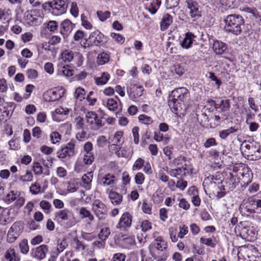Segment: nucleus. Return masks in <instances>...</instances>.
I'll list each match as a JSON object with an SVG mask.
<instances>
[{"label":"nucleus","mask_w":261,"mask_h":261,"mask_svg":"<svg viewBox=\"0 0 261 261\" xmlns=\"http://www.w3.org/2000/svg\"><path fill=\"white\" fill-rule=\"evenodd\" d=\"M33 171L37 175H41L42 173V167L38 162H34L33 163Z\"/></svg>","instance_id":"864d4df0"},{"label":"nucleus","mask_w":261,"mask_h":261,"mask_svg":"<svg viewBox=\"0 0 261 261\" xmlns=\"http://www.w3.org/2000/svg\"><path fill=\"white\" fill-rule=\"evenodd\" d=\"M97 15L99 18V19L101 21H105L107 18H109L111 15L110 12L107 11H98L97 12Z\"/></svg>","instance_id":"c03bdc74"},{"label":"nucleus","mask_w":261,"mask_h":261,"mask_svg":"<svg viewBox=\"0 0 261 261\" xmlns=\"http://www.w3.org/2000/svg\"><path fill=\"white\" fill-rule=\"evenodd\" d=\"M19 247L21 253L24 254H27L29 250L28 241L25 239L22 240L19 244Z\"/></svg>","instance_id":"4c0bfd02"},{"label":"nucleus","mask_w":261,"mask_h":261,"mask_svg":"<svg viewBox=\"0 0 261 261\" xmlns=\"http://www.w3.org/2000/svg\"><path fill=\"white\" fill-rule=\"evenodd\" d=\"M65 90L62 88H55L47 91L45 95V100L55 101L64 96Z\"/></svg>","instance_id":"1a4fd4ad"},{"label":"nucleus","mask_w":261,"mask_h":261,"mask_svg":"<svg viewBox=\"0 0 261 261\" xmlns=\"http://www.w3.org/2000/svg\"><path fill=\"white\" fill-rule=\"evenodd\" d=\"M35 12L36 10H31L30 13H28L25 16L27 20H28V22L30 25L36 24L37 22V19L33 17Z\"/></svg>","instance_id":"ea45409f"},{"label":"nucleus","mask_w":261,"mask_h":261,"mask_svg":"<svg viewBox=\"0 0 261 261\" xmlns=\"http://www.w3.org/2000/svg\"><path fill=\"white\" fill-rule=\"evenodd\" d=\"M70 13L74 17H76L79 14V9L77 4L75 2L71 3Z\"/></svg>","instance_id":"69168bd1"},{"label":"nucleus","mask_w":261,"mask_h":261,"mask_svg":"<svg viewBox=\"0 0 261 261\" xmlns=\"http://www.w3.org/2000/svg\"><path fill=\"white\" fill-rule=\"evenodd\" d=\"M109 198L112 203L117 205L122 201V196L116 192L111 191L109 194Z\"/></svg>","instance_id":"c85d7f7f"},{"label":"nucleus","mask_w":261,"mask_h":261,"mask_svg":"<svg viewBox=\"0 0 261 261\" xmlns=\"http://www.w3.org/2000/svg\"><path fill=\"white\" fill-rule=\"evenodd\" d=\"M75 143L73 140H71L64 146L61 147L57 152V157L61 159H65L67 157L71 158L75 154Z\"/></svg>","instance_id":"20e7f679"},{"label":"nucleus","mask_w":261,"mask_h":261,"mask_svg":"<svg viewBox=\"0 0 261 261\" xmlns=\"http://www.w3.org/2000/svg\"><path fill=\"white\" fill-rule=\"evenodd\" d=\"M86 94L85 91L84 89L79 87L76 89L75 91L74 92V96L76 98L80 99V100H82L85 99V96Z\"/></svg>","instance_id":"a19ab883"},{"label":"nucleus","mask_w":261,"mask_h":261,"mask_svg":"<svg viewBox=\"0 0 261 261\" xmlns=\"http://www.w3.org/2000/svg\"><path fill=\"white\" fill-rule=\"evenodd\" d=\"M195 37L196 36L191 32H187L186 33L185 38L180 43L181 47L185 49L190 48Z\"/></svg>","instance_id":"dca6fc26"},{"label":"nucleus","mask_w":261,"mask_h":261,"mask_svg":"<svg viewBox=\"0 0 261 261\" xmlns=\"http://www.w3.org/2000/svg\"><path fill=\"white\" fill-rule=\"evenodd\" d=\"M144 175L141 172L137 173L135 177V183L137 185H141L144 181Z\"/></svg>","instance_id":"680f3d73"},{"label":"nucleus","mask_w":261,"mask_h":261,"mask_svg":"<svg viewBox=\"0 0 261 261\" xmlns=\"http://www.w3.org/2000/svg\"><path fill=\"white\" fill-rule=\"evenodd\" d=\"M90 45L100 46L105 44L108 41V38L99 31L95 30L92 32L87 40Z\"/></svg>","instance_id":"0eeeda50"},{"label":"nucleus","mask_w":261,"mask_h":261,"mask_svg":"<svg viewBox=\"0 0 261 261\" xmlns=\"http://www.w3.org/2000/svg\"><path fill=\"white\" fill-rule=\"evenodd\" d=\"M74 25L68 19L63 20L60 24V33L63 36H68L70 33Z\"/></svg>","instance_id":"2eb2a0df"},{"label":"nucleus","mask_w":261,"mask_h":261,"mask_svg":"<svg viewBox=\"0 0 261 261\" xmlns=\"http://www.w3.org/2000/svg\"><path fill=\"white\" fill-rule=\"evenodd\" d=\"M122 243L124 248L129 249L135 245V240L132 237L125 238L122 240Z\"/></svg>","instance_id":"2f4dec72"},{"label":"nucleus","mask_w":261,"mask_h":261,"mask_svg":"<svg viewBox=\"0 0 261 261\" xmlns=\"http://www.w3.org/2000/svg\"><path fill=\"white\" fill-rule=\"evenodd\" d=\"M190 93L185 87L173 90L169 95L168 103L172 112L176 114L184 115L188 108Z\"/></svg>","instance_id":"f257e3e1"},{"label":"nucleus","mask_w":261,"mask_h":261,"mask_svg":"<svg viewBox=\"0 0 261 261\" xmlns=\"http://www.w3.org/2000/svg\"><path fill=\"white\" fill-rule=\"evenodd\" d=\"M123 133L122 131H118L116 132L112 138L110 139L111 142L113 144H116L121 146L124 142L123 138Z\"/></svg>","instance_id":"a878e982"},{"label":"nucleus","mask_w":261,"mask_h":261,"mask_svg":"<svg viewBox=\"0 0 261 261\" xmlns=\"http://www.w3.org/2000/svg\"><path fill=\"white\" fill-rule=\"evenodd\" d=\"M217 145V143L216 140L214 138H211L207 139L204 143V146L205 148H209L213 146H216Z\"/></svg>","instance_id":"774afa93"},{"label":"nucleus","mask_w":261,"mask_h":261,"mask_svg":"<svg viewBox=\"0 0 261 261\" xmlns=\"http://www.w3.org/2000/svg\"><path fill=\"white\" fill-rule=\"evenodd\" d=\"M179 0H166V5L167 9H173L176 7Z\"/></svg>","instance_id":"bf43d9fd"},{"label":"nucleus","mask_w":261,"mask_h":261,"mask_svg":"<svg viewBox=\"0 0 261 261\" xmlns=\"http://www.w3.org/2000/svg\"><path fill=\"white\" fill-rule=\"evenodd\" d=\"M55 217L61 221H66V226L70 228L76 224L73 214L69 210L64 209L59 210L55 213Z\"/></svg>","instance_id":"7ed1b4c3"},{"label":"nucleus","mask_w":261,"mask_h":261,"mask_svg":"<svg viewBox=\"0 0 261 261\" xmlns=\"http://www.w3.org/2000/svg\"><path fill=\"white\" fill-rule=\"evenodd\" d=\"M139 120L145 124H150L152 122L151 118L144 114L140 115L138 117Z\"/></svg>","instance_id":"8fccbe9b"},{"label":"nucleus","mask_w":261,"mask_h":261,"mask_svg":"<svg viewBox=\"0 0 261 261\" xmlns=\"http://www.w3.org/2000/svg\"><path fill=\"white\" fill-rule=\"evenodd\" d=\"M200 242L201 243L212 248H214L216 246V244L213 242L212 238H204L201 237L200 239Z\"/></svg>","instance_id":"de8ad7c7"},{"label":"nucleus","mask_w":261,"mask_h":261,"mask_svg":"<svg viewBox=\"0 0 261 261\" xmlns=\"http://www.w3.org/2000/svg\"><path fill=\"white\" fill-rule=\"evenodd\" d=\"M118 100L120 103L121 101L117 96L115 98H109L107 100V106L110 110L115 111L118 108L117 101Z\"/></svg>","instance_id":"7c9ffc66"},{"label":"nucleus","mask_w":261,"mask_h":261,"mask_svg":"<svg viewBox=\"0 0 261 261\" xmlns=\"http://www.w3.org/2000/svg\"><path fill=\"white\" fill-rule=\"evenodd\" d=\"M93 178V173L92 172L84 174L82 176V180L83 182V187L86 190H89L91 188V183Z\"/></svg>","instance_id":"5701e85b"},{"label":"nucleus","mask_w":261,"mask_h":261,"mask_svg":"<svg viewBox=\"0 0 261 261\" xmlns=\"http://www.w3.org/2000/svg\"><path fill=\"white\" fill-rule=\"evenodd\" d=\"M48 251V247L46 245H41L31 250L30 254L32 257L38 260H41L46 256Z\"/></svg>","instance_id":"9b49d317"},{"label":"nucleus","mask_w":261,"mask_h":261,"mask_svg":"<svg viewBox=\"0 0 261 261\" xmlns=\"http://www.w3.org/2000/svg\"><path fill=\"white\" fill-rule=\"evenodd\" d=\"M110 75L107 72H103L101 73L100 77H95L94 80L97 85H103L107 84L110 79Z\"/></svg>","instance_id":"393cba45"},{"label":"nucleus","mask_w":261,"mask_h":261,"mask_svg":"<svg viewBox=\"0 0 261 261\" xmlns=\"http://www.w3.org/2000/svg\"><path fill=\"white\" fill-rule=\"evenodd\" d=\"M167 172L171 176L177 177L178 176H186L188 173V170L186 168L182 167L171 169Z\"/></svg>","instance_id":"412c9836"},{"label":"nucleus","mask_w":261,"mask_h":261,"mask_svg":"<svg viewBox=\"0 0 261 261\" xmlns=\"http://www.w3.org/2000/svg\"><path fill=\"white\" fill-rule=\"evenodd\" d=\"M75 126L77 129H84V118L82 117L78 116L75 119Z\"/></svg>","instance_id":"5fc2aeb1"},{"label":"nucleus","mask_w":261,"mask_h":261,"mask_svg":"<svg viewBox=\"0 0 261 261\" xmlns=\"http://www.w3.org/2000/svg\"><path fill=\"white\" fill-rule=\"evenodd\" d=\"M79 213L83 218H88V219L91 221L94 220L93 216L91 214V212L86 207H82L80 209Z\"/></svg>","instance_id":"c9c22d12"},{"label":"nucleus","mask_w":261,"mask_h":261,"mask_svg":"<svg viewBox=\"0 0 261 261\" xmlns=\"http://www.w3.org/2000/svg\"><path fill=\"white\" fill-rule=\"evenodd\" d=\"M188 8L190 10V16L195 19L201 16V11L198 4L194 0H187Z\"/></svg>","instance_id":"f8f14e48"},{"label":"nucleus","mask_w":261,"mask_h":261,"mask_svg":"<svg viewBox=\"0 0 261 261\" xmlns=\"http://www.w3.org/2000/svg\"><path fill=\"white\" fill-rule=\"evenodd\" d=\"M153 246L158 250L163 251L167 248V243L161 237H159L155 239Z\"/></svg>","instance_id":"b1692460"},{"label":"nucleus","mask_w":261,"mask_h":261,"mask_svg":"<svg viewBox=\"0 0 261 261\" xmlns=\"http://www.w3.org/2000/svg\"><path fill=\"white\" fill-rule=\"evenodd\" d=\"M92 210L100 220H103L108 213L106 205L100 200L96 199L92 203Z\"/></svg>","instance_id":"6e6552de"},{"label":"nucleus","mask_w":261,"mask_h":261,"mask_svg":"<svg viewBox=\"0 0 261 261\" xmlns=\"http://www.w3.org/2000/svg\"><path fill=\"white\" fill-rule=\"evenodd\" d=\"M239 130L238 127L236 126H231L227 129H223L219 132V135L222 139H226L228 136L231 134L238 132Z\"/></svg>","instance_id":"bb28decb"},{"label":"nucleus","mask_w":261,"mask_h":261,"mask_svg":"<svg viewBox=\"0 0 261 261\" xmlns=\"http://www.w3.org/2000/svg\"><path fill=\"white\" fill-rule=\"evenodd\" d=\"M134 137V141L136 144H138L139 141V127L135 126L132 129Z\"/></svg>","instance_id":"338daca9"},{"label":"nucleus","mask_w":261,"mask_h":261,"mask_svg":"<svg viewBox=\"0 0 261 261\" xmlns=\"http://www.w3.org/2000/svg\"><path fill=\"white\" fill-rule=\"evenodd\" d=\"M109 60V55L106 53H102L99 54L97 58V63L99 65H103Z\"/></svg>","instance_id":"f704fd0d"},{"label":"nucleus","mask_w":261,"mask_h":261,"mask_svg":"<svg viewBox=\"0 0 261 261\" xmlns=\"http://www.w3.org/2000/svg\"><path fill=\"white\" fill-rule=\"evenodd\" d=\"M172 71L179 76L182 75L184 73V69L179 64L174 65L172 67Z\"/></svg>","instance_id":"4d7b16f0"},{"label":"nucleus","mask_w":261,"mask_h":261,"mask_svg":"<svg viewBox=\"0 0 261 261\" xmlns=\"http://www.w3.org/2000/svg\"><path fill=\"white\" fill-rule=\"evenodd\" d=\"M126 255L122 253H115L112 257L113 261H125Z\"/></svg>","instance_id":"e2e57ef3"},{"label":"nucleus","mask_w":261,"mask_h":261,"mask_svg":"<svg viewBox=\"0 0 261 261\" xmlns=\"http://www.w3.org/2000/svg\"><path fill=\"white\" fill-rule=\"evenodd\" d=\"M189 232L188 226L183 224L179 226V232L177 234V237L182 239Z\"/></svg>","instance_id":"49530a36"},{"label":"nucleus","mask_w":261,"mask_h":261,"mask_svg":"<svg viewBox=\"0 0 261 261\" xmlns=\"http://www.w3.org/2000/svg\"><path fill=\"white\" fill-rule=\"evenodd\" d=\"M224 21L225 30L226 32L237 36L241 34L242 27L245 22L242 16L238 14H230L226 16Z\"/></svg>","instance_id":"f03ea898"},{"label":"nucleus","mask_w":261,"mask_h":261,"mask_svg":"<svg viewBox=\"0 0 261 261\" xmlns=\"http://www.w3.org/2000/svg\"><path fill=\"white\" fill-rule=\"evenodd\" d=\"M81 21H82V25L86 29L90 30L92 28V25L88 20V19L86 16L84 14L81 15Z\"/></svg>","instance_id":"3c124183"},{"label":"nucleus","mask_w":261,"mask_h":261,"mask_svg":"<svg viewBox=\"0 0 261 261\" xmlns=\"http://www.w3.org/2000/svg\"><path fill=\"white\" fill-rule=\"evenodd\" d=\"M23 229L22 223L21 222H16L9 229L12 232L15 233L16 235L19 236Z\"/></svg>","instance_id":"c756f323"},{"label":"nucleus","mask_w":261,"mask_h":261,"mask_svg":"<svg viewBox=\"0 0 261 261\" xmlns=\"http://www.w3.org/2000/svg\"><path fill=\"white\" fill-rule=\"evenodd\" d=\"M140 227L143 232H146L152 228L151 223L148 220L142 221L141 223Z\"/></svg>","instance_id":"603ef678"},{"label":"nucleus","mask_w":261,"mask_h":261,"mask_svg":"<svg viewBox=\"0 0 261 261\" xmlns=\"http://www.w3.org/2000/svg\"><path fill=\"white\" fill-rule=\"evenodd\" d=\"M41 186L38 182L33 184L30 187V191L33 195H37L40 192Z\"/></svg>","instance_id":"79ce46f5"},{"label":"nucleus","mask_w":261,"mask_h":261,"mask_svg":"<svg viewBox=\"0 0 261 261\" xmlns=\"http://www.w3.org/2000/svg\"><path fill=\"white\" fill-rule=\"evenodd\" d=\"M94 160V155L92 152L86 153L84 155V162L87 165H90Z\"/></svg>","instance_id":"09e8293b"},{"label":"nucleus","mask_w":261,"mask_h":261,"mask_svg":"<svg viewBox=\"0 0 261 261\" xmlns=\"http://www.w3.org/2000/svg\"><path fill=\"white\" fill-rule=\"evenodd\" d=\"M17 198V193L14 191H11L7 195L5 201L8 203H10L15 200Z\"/></svg>","instance_id":"a18cd8bd"},{"label":"nucleus","mask_w":261,"mask_h":261,"mask_svg":"<svg viewBox=\"0 0 261 261\" xmlns=\"http://www.w3.org/2000/svg\"><path fill=\"white\" fill-rule=\"evenodd\" d=\"M50 139L52 143L56 144L60 141L61 136L58 132H54L50 135Z\"/></svg>","instance_id":"37998d69"},{"label":"nucleus","mask_w":261,"mask_h":261,"mask_svg":"<svg viewBox=\"0 0 261 261\" xmlns=\"http://www.w3.org/2000/svg\"><path fill=\"white\" fill-rule=\"evenodd\" d=\"M227 45L219 40H215L213 44V49L214 51L217 55H222L227 49Z\"/></svg>","instance_id":"a211bd4d"},{"label":"nucleus","mask_w":261,"mask_h":261,"mask_svg":"<svg viewBox=\"0 0 261 261\" xmlns=\"http://www.w3.org/2000/svg\"><path fill=\"white\" fill-rule=\"evenodd\" d=\"M111 37L118 43H123L125 40V38L120 34L111 33Z\"/></svg>","instance_id":"13d9d810"},{"label":"nucleus","mask_w":261,"mask_h":261,"mask_svg":"<svg viewBox=\"0 0 261 261\" xmlns=\"http://www.w3.org/2000/svg\"><path fill=\"white\" fill-rule=\"evenodd\" d=\"M115 177L114 175L108 173L104 176L98 178L99 183L103 186H112L114 184Z\"/></svg>","instance_id":"6ab92c4d"},{"label":"nucleus","mask_w":261,"mask_h":261,"mask_svg":"<svg viewBox=\"0 0 261 261\" xmlns=\"http://www.w3.org/2000/svg\"><path fill=\"white\" fill-rule=\"evenodd\" d=\"M132 223V216L129 213L125 212L122 215L116 227L121 230H126L131 226Z\"/></svg>","instance_id":"9d476101"},{"label":"nucleus","mask_w":261,"mask_h":261,"mask_svg":"<svg viewBox=\"0 0 261 261\" xmlns=\"http://www.w3.org/2000/svg\"><path fill=\"white\" fill-rule=\"evenodd\" d=\"M33 175L30 170H27L25 174L19 176V180L22 182H29L33 180Z\"/></svg>","instance_id":"58836bf2"},{"label":"nucleus","mask_w":261,"mask_h":261,"mask_svg":"<svg viewBox=\"0 0 261 261\" xmlns=\"http://www.w3.org/2000/svg\"><path fill=\"white\" fill-rule=\"evenodd\" d=\"M61 57L63 61L65 62H71L74 58L82 60V55L79 52H75L68 49L64 50L61 54Z\"/></svg>","instance_id":"ddd939ff"},{"label":"nucleus","mask_w":261,"mask_h":261,"mask_svg":"<svg viewBox=\"0 0 261 261\" xmlns=\"http://www.w3.org/2000/svg\"><path fill=\"white\" fill-rule=\"evenodd\" d=\"M144 160L142 158H138L133 166V169L134 170H140L142 168V166L144 165Z\"/></svg>","instance_id":"6e6d98bb"},{"label":"nucleus","mask_w":261,"mask_h":261,"mask_svg":"<svg viewBox=\"0 0 261 261\" xmlns=\"http://www.w3.org/2000/svg\"><path fill=\"white\" fill-rule=\"evenodd\" d=\"M97 118V114L94 112L90 111L88 112L86 114V118L87 122L90 125V127L92 126L93 124L94 120Z\"/></svg>","instance_id":"e433bc0d"},{"label":"nucleus","mask_w":261,"mask_h":261,"mask_svg":"<svg viewBox=\"0 0 261 261\" xmlns=\"http://www.w3.org/2000/svg\"><path fill=\"white\" fill-rule=\"evenodd\" d=\"M220 106L221 107V110L223 112L228 110L230 107V100H222L220 102Z\"/></svg>","instance_id":"052dcab7"},{"label":"nucleus","mask_w":261,"mask_h":261,"mask_svg":"<svg viewBox=\"0 0 261 261\" xmlns=\"http://www.w3.org/2000/svg\"><path fill=\"white\" fill-rule=\"evenodd\" d=\"M67 0H54L49 3V6L52 9L51 13L55 15H59L64 13L67 9Z\"/></svg>","instance_id":"423d86ee"},{"label":"nucleus","mask_w":261,"mask_h":261,"mask_svg":"<svg viewBox=\"0 0 261 261\" xmlns=\"http://www.w3.org/2000/svg\"><path fill=\"white\" fill-rule=\"evenodd\" d=\"M105 124V122L103 121L102 117H99L97 115V118L95 119V120H94L93 124H92V126H91V129L93 130H98L101 127H102Z\"/></svg>","instance_id":"473e14b6"},{"label":"nucleus","mask_w":261,"mask_h":261,"mask_svg":"<svg viewBox=\"0 0 261 261\" xmlns=\"http://www.w3.org/2000/svg\"><path fill=\"white\" fill-rule=\"evenodd\" d=\"M110 234L111 231L110 228L109 227H104L101 229L98 237L100 240L106 241Z\"/></svg>","instance_id":"72a5a7b5"},{"label":"nucleus","mask_w":261,"mask_h":261,"mask_svg":"<svg viewBox=\"0 0 261 261\" xmlns=\"http://www.w3.org/2000/svg\"><path fill=\"white\" fill-rule=\"evenodd\" d=\"M248 159L250 160H257L260 157V149L255 145H252L249 150H244Z\"/></svg>","instance_id":"f3484780"},{"label":"nucleus","mask_w":261,"mask_h":261,"mask_svg":"<svg viewBox=\"0 0 261 261\" xmlns=\"http://www.w3.org/2000/svg\"><path fill=\"white\" fill-rule=\"evenodd\" d=\"M5 258L7 261H20L19 255L15 252L14 248L8 249L5 253Z\"/></svg>","instance_id":"aec40b11"},{"label":"nucleus","mask_w":261,"mask_h":261,"mask_svg":"<svg viewBox=\"0 0 261 261\" xmlns=\"http://www.w3.org/2000/svg\"><path fill=\"white\" fill-rule=\"evenodd\" d=\"M144 88L142 86L133 85L127 93L131 99L134 100L141 97L143 94Z\"/></svg>","instance_id":"4468645a"},{"label":"nucleus","mask_w":261,"mask_h":261,"mask_svg":"<svg viewBox=\"0 0 261 261\" xmlns=\"http://www.w3.org/2000/svg\"><path fill=\"white\" fill-rule=\"evenodd\" d=\"M161 4V0H152L148 6L147 9L152 14H154Z\"/></svg>","instance_id":"cd10ccee"},{"label":"nucleus","mask_w":261,"mask_h":261,"mask_svg":"<svg viewBox=\"0 0 261 261\" xmlns=\"http://www.w3.org/2000/svg\"><path fill=\"white\" fill-rule=\"evenodd\" d=\"M240 212L242 216H250L251 214L256 212L254 201L252 198L244 200L240 205Z\"/></svg>","instance_id":"39448f33"},{"label":"nucleus","mask_w":261,"mask_h":261,"mask_svg":"<svg viewBox=\"0 0 261 261\" xmlns=\"http://www.w3.org/2000/svg\"><path fill=\"white\" fill-rule=\"evenodd\" d=\"M172 21V17L169 14H164L160 22L161 30L165 31L167 29Z\"/></svg>","instance_id":"4be33fe9"},{"label":"nucleus","mask_w":261,"mask_h":261,"mask_svg":"<svg viewBox=\"0 0 261 261\" xmlns=\"http://www.w3.org/2000/svg\"><path fill=\"white\" fill-rule=\"evenodd\" d=\"M47 29L50 32H55L58 28V22L54 20H50L47 24Z\"/></svg>","instance_id":"0e129e2a"}]
</instances>
